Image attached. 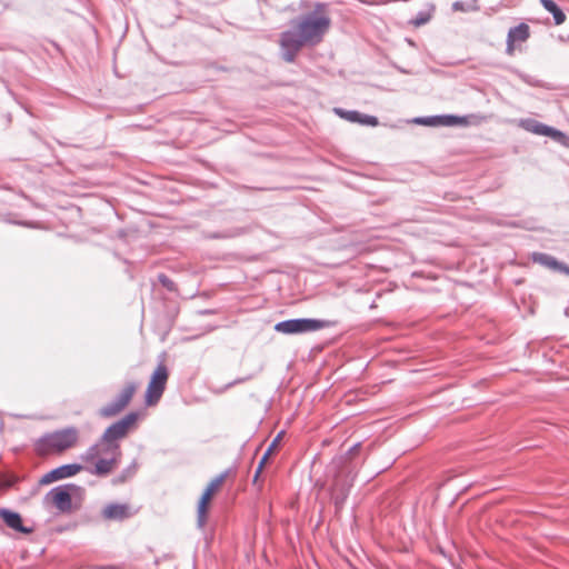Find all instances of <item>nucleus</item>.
I'll return each mask as SVG.
<instances>
[{
    "mask_svg": "<svg viewBox=\"0 0 569 569\" xmlns=\"http://www.w3.org/2000/svg\"><path fill=\"white\" fill-rule=\"evenodd\" d=\"M431 19V10L419 11L411 20L410 23L415 27H421L428 23Z\"/></svg>",
    "mask_w": 569,
    "mask_h": 569,
    "instance_id": "nucleus-25",
    "label": "nucleus"
},
{
    "mask_svg": "<svg viewBox=\"0 0 569 569\" xmlns=\"http://www.w3.org/2000/svg\"><path fill=\"white\" fill-rule=\"evenodd\" d=\"M139 462L133 459L118 476L112 479V485L118 486L130 481L138 472Z\"/></svg>",
    "mask_w": 569,
    "mask_h": 569,
    "instance_id": "nucleus-20",
    "label": "nucleus"
},
{
    "mask_svg": "<svg viewBox=\"0 0 569 569\" xmlns=\"http://www.w3.org/2000/svg\"><path fill=\"white\" fill-rule=\"evenodd\" d=\"M529 26L523 22L511 28L507 37V53L512 54L515 50V44L517 42L526 41L529 38Z\"/></svg>",
    "mask_w": 569,
    "mask_h": 569,
    "instance_id": "nucleus-17",
    "label": "nucleus"
},
{
    "mask_svg": "<svg viewBox=\"0 0 569 569\" xmlns=\"http://www.w3.org/2000/svg\"><path fill=\"white\" fill-rule=\"evenodd\" d=\"M558 39H559V41H561V42L569 41V34H568L567 37L562 36V34H559Z\"/></svg>",
    "mask_w": 569,
    "mask_h": 569,
    "instance_id": "nucleus-33",
    "label": "nucleus"
},
{
    "mask_svg": "<svg viewBox=\"0 0 569 569\" xmlns=\"http://www.w3.org/2000/svg\"><path fill=\"white\" fill-rule=\"evenodd\" d=\"M158 281L161 283V286L163 288H166L168 291H176L177 290V286L176 283L164 273H159L158 274Z\"/></svg>",
    "mask_w": 569,
    "mask_h": 569,
    "instance_id": "nucleus-27",
    "label": "nucleus"
},
{
    "mask_svg": "<svg viewBox=\"0 0 569 569\" xmlns=\"http://www.w3.org/2000/svg\"><path fill=\"white\" fill-rule=\"evenodd\" d=\"M100 569H116V567L109 565V566H101Z\"/></svg>",
    "mask_w": 569,
    "mask_h": 569,
    "instance_id": "nucleus-34",
    "label": "nucleus"
},
{
    "mask_svg": "<svg viewBox=\"0 0 569 569\" xmlns=\"http://www.w3.org/2000/svg\"><path fill=\"white\" fill-rule=\"evenodd\" d=\"M536 134L549 137L558 144L569 148V136L555 127L536 121Z\"/></svg>",
    "mask_w": 569,
    "mask_h": 569,
    "instance_id": "nucleus-15",
    "label": "nucleus"
},
{
    "mask_svg": "<svg viewBox=\"0 0 569 569\" xmlns=\"http://www.w3.org/2000/svg\"><path fill=\"white\" fill-rule=\"evenodd\" d=\"M81 491L83 489L76 483L60 485L46 493L43 502L52 505L61 513H70L73 510L72 496Z\"/></svg>",
    "mask_w": 569,
    "mask_h": 569,
    "instance_id": "nucleus-6",
    "label": "nucleus"
},
{
    "mask_svg": "<svg viewBox=\"0 0 569 569\" xmlns=\"http://www.w3.org/2000/svg\"><path fill=\"white\" fill-rule=\"evenodd\" d=\"M111 453L113 455V457L110 459H107V461L109 462V466L112 469L113 466L118 462V456H120V453H117V452H111Z\"/></svg>",
    "mask_w": 569,
    "mask_h": 569,
    "instance_id": "nucleus-31",
    "label": "nucleus"
},
{
    "mask_svg": "<svg viewBox=\"0 0 569 569\" xmlns=\"http://www.w3.org/2000/svg\"><path fill=\"white\" fill-rule=\"evenodd\" d=\"M139 412L131 411L118 421L111 423L103 432L100 438V442H103L106 447L102 449V453L120 452L119 440L126 438L130 430L136 426L139 419Z\"/></svg>",
    "mask_w": 569,
    "mask_h": 569,
    "instance_id": "nucleus-3",
    "label": "nucleus"
},
{
    "mask_svg": "<svg viewBox=\"0 0 569 569\" xmlns=\"http://www.w3.org/2000/svg\"><path fill=\"white\" fill-rule=\"evenodd\" d=\"M356 476V466L347 467V470L337 468L335 480L331 486V500L337 512L343 509L350 495V490L353 487Z\"/></svg>",
    "mask_w": 569,
    "mask_h": 569,
    "instance_id": "nucleus-4",
    "label": "nucleus"
},
{
    "mask_svg": "<svg viewBox=\"0 0 569 569\" xmlns=\"http://www.w3.org/2000/svg\"><path fill=\"white\" fill-rule=\"evenodd\" d=\"M539 421L538 419L536 418V426H535V429H536V432L538 431V429H540V427L538 426Z\"/></svg>",
    "mask_w": 569,
    "mask_h": 569,
    "instance_id": "nucleus-36",
    "label": "nucleus"
},
{
    "mask_svg": "<svg viewBox=\"0 0 569 569\" xmlns=\"http://www.w3.org/2000/svg\"><path fill=\"white\" fill-rule=\"evenodd\" d=\"M90 473L96 475L98 477H106L111 472V467L107 459L100 458L94 465V468L89 470Z\"/></svg>",
    "mask_w": 569,
    "mask_h": 569,
    "instance_id": "nucleus-24",
    "label": "nucleus"
},
{
    "mask_svg": "<svg viewBox=\"0 0 569 569\" xmlns=\"http://www.w3.org/2000/svg\"><path fill=\"white\" fill-rule=\"evenodd\" d=\"M536 263H539L552 273L562 274L569 278V264L549 253L536 252Z\"/></svg>",
    "mask_w": 569,
    "mask_h": 569,
    "instance_id": "nucleus-12",
    "label": "nucleus"
},
{
    "mask_svg": "<svg viewBox=\"0 0 569 569\" xmlns=\"http://www.w3.org/2000/svg\"><path fill=\"white\" fill-rule=\"evenodd\" d=\"M291 28L279 34L280 57L291 63L300 50L319 44L331 26L328 16L301 14L290 22Z\"/></svg>",
    "mask_w": 569,
    "mask_h": 569,
    "instance_id": "nucleus-1",
    "label": "nucleus"
},
{
    "mask_svg": "<svg viewBox=\"0 0 569 569\" xmlns=\"http://www.w3.org/2000/svg\"><path fill=\"white\" fill-rule=\"evenodd\" d=\"M452 10L462 12H477L480 10V7L477 0H458L452 3Z\"/></svg>",
    "mask_w": 569,
    "mask_h": 569,
    "instance_id": "nucleus-23",
    "label": "nucleus"
},
{
    "mask_svg": "<svg viewBox=\"0 0 569 569\" xmlns=\"http://www.w3.org/2000/svg\"><path fill=\"white\" fill-rule=\"evenodd\" d=\"M336 321L320 320L312 318H293L279 321L274 325V330L283 335H299L313 332L323 328L336 326Z\"/></svg>",
    "mask_w": 569,
    "mask_h": 569,
    "instance_id": "nucleus-5",
    "label": "nucleus"
},
{
    "mask_svg": "<svg viewBox=\"0 0 569 569\" xmlns=\"http://www.w3.org/2000/svg\"><path fill=\"white\" fill-rule=\"evenodd\" d=\"M0 518L9 528H11L18 532H21V533L32 532V528L23 526L22 517L19 512L12 511L7 508H1L0 509Z\"/></svg>",
    "mask_w": 569,
    "mask_h": 569,
    "instance_id": "nucleus-16",
    "label": "nucleus"
},
{
    "mask_svg": "<svg viewBox=\"0 0 569 569\" xmlns=\"http://www.w3.org/2000/svg\"><path fill=\"white\" fill-rule=\"evenodd\" d=\"M228 470L223 471L222 473L218 475L216 478H213L209 485L206 487L204 491L202 492L197 507V526L202 529L207 523V517H208V509L210 505V500L214 492L219 489V487L223 483L226 478L228 477Z\"/></svg>",
    "mask_w": 569,
    "mask_h": 569,
    "instance_id": "nucleus-8",
    "label": "nucleus"
},
{
    "mask_svg": "<svg viewBox=\"0 0 569 569\" xmlns=\"http://www.w3.org/2000/svg\"><path fill=\"white\" fill-rule=\"evenodd\" d=\"M244 232H246L244 228L236 227V228H230V229H226L222 231L211 232L208 234V238L209 239H230V238L239 237V236L243 234Z\"/></svg>",
    "mask_w": 569,
    "mask_h": 569,
    "instance_id": "nucleus-22",
    "label": "nucleus"
},
{
    "mask_svg": "<svg viewBox=\"0 0 569 569\" xmlns=\"http://www.w3.org/2000/svg\"><path fill=\"white\" fill-rule=\"evenodd\" d=\"M413 122L429 127H456L469 124V119L467 116L460 117L456 114H437L429 117H417L413 119Z\"/></svg>",
    "mask_w": 569,
    "mask_h": 569,
    "instance_id": "nucleus-10",
    "label": "nucleus"
},
{
    "mask_svg": "<svg viewBox=\"0 0 569 569\" xmlns=\"http://www.w3.org/2000/svg\"><path fill=\"white\" fill-rule=\"evenodd\" d=\"M283 431H280L276 438L271 441V443L269 445V447L267 448V450L264 451V453L262 455L258 466H257V469L254 471V475H253V479H252V482L256 483L270 457V455L273 452V450L276 449V447L278 446L280 439H281V436H282Z\"/></svg>",
    "mask_w": 569,
    "mask_h": 569,
    "instance_id": "nucleus-18",
    "label": "nucleus"
},
{
    "mask_svg": "<svg viewBox=\"0 0 569 569\" xmlns=\"http://www.w3.org/2000/svg\"><path fill=\"white\" fill-rule=\"evenodd\" d=\"M201 315H213L214 313V310H211V309H206V310H201L200 311Z\"/></svg>",
    "mask_w": 569,
    "mask_h": 569,
    "instance_id": "nucleus-32",
    "label": "nucleus"
},
{
    "mask_svg": "<svg viewBox=\"0 0 569 569\" xmlns=\"http://www.w3.org/2000/svg\"><path fill=\"white\" fill-rule=\"evenodd\" d=\"M83 469V466L80 463H66L61 465L47 473H44L38 481L39 486H47L52 482L67 479L76 476Z\"/></svg>",
    "mask_w": 569,
    "mask_h": 569,
    "instance_id": "nucleus-11",
    "label": "nucleus"
},
{
    "mask_svg": "<svg viewBox=\"0 0 569 569\" xmlns=\"http://www.w3.org/2000/svg\"><path fill=\"white\" fill-rule=\"evenodd\" d=\"M335 113L338 114L340 118L352 122V123H359L362 126H369V127H376L379 124V120L375 116L365 114L357 110H346L342 108H335Z\"/></svg>",
    "mask_w": 569,
    "mask_h": 569,
    "instance_id": "nucleus-13",
    "label": "nucleus"
},
{
    "mask_svg": "<svg viewBox=\"0 0 569 569\" xmlns=\"http://www.w3.org/2000/svg\"><path fill=\"white\" fill-rule=\"evenodd\" d=\"M168 377L169 372L166 365L160 362L152 372L149 385L147 387L146 403L148 406H153L160 400L166 389Z\"/></svg>",
    "mask_w": 569,
    "mask_h": 569,
    "instance_id": "nucleus-9",
    "label": "nucleus"
},
{
    "mask_svg": "<svg viewBox=\"0 0 569 569\" xmlns=\"http://www.w3.org/2000/svg\"><path fill=\"white\" fill-rule=\"evenodd\" d=\"M253 378V375H248L246 377H241V378H237L230 382H228L226 386H223L220 390V392H223V391H227L228 389L237 386V385H240V383H243L246 381H249Z\"/></svg>",
    "mask_w": 569,
    "mask_h": 569,
    "instance_id": "nucleus-28",
    "label": "nucleus"
},
{
    "mask_svg": "<svg viewBox=\"0 0 569 569\" xmlns=\"http://www.w3.org/2000/svg\"><path fill=\"white\" fill-rule=\"evenodd\" d=\"M102 517L108 520L123 521L133 516L131 511V507L128 503H109L107 505L102 512Z\"/></svg>",
    "mask_w": 569,
    "mask_h": 569,
    "instance_id": "nucleus-14",
    "label": "nucleus"
},
{
    "mask_svg": "<svg viewBox=\"0 0 569 569\" xmlns=\"http://www.w3.org/2000/svg\"><path fill=\"white\" fill-rule=\"evenodd\" d=\"M136 389V382H128L113 400L99 409L98 415L106 419L119 415L132 400Z\"/></svg>",
    "mask_w": 569,
    "mask_h": 569,
    "instance_id": "nucleus-7",
    "label": "nucleus"
},
{
    "mask_svg": "<svg viewBox=\"0 0 569 569\" xmlns=\"http://www.w3.org/2000/svg\"><path fill=\"white\" fill-rule=\"evenodd\" d=\"M77 439V429L73 427H69L53 432H48L41 436L34 442V449L39 456L61 453L67 449L71 448L76 443Z\"/></svg>",
    "mask_w": 569,
    "mask_h": 569,
    "instance_id": "nucleus-2",
    "label": "nucleus"
},
{
    "mask_svg": "<svg viewBox=\"0 0 569 569\" xmlns=\"http://www.w3.org/2000/svg\"><path fill=\"white\" fill-rule=\"evenodd\" d=\"M542 7L552 14L553 22L559 26L566 21L563 10L553 0H539Z\"/></svg>",
    "mask_w": 569,
    "mask_h": 569,
    "instance_id": "nucleus-21",
    "label": "nucleus"
},
{
    "mask_svg": "<svg viewBox=\"0 0 569 569\" xmlns=\"http://www.w3.org/2000/svg\"><path fill=\"white\" fill-rule=\"evenodd\" d=\"M328 8V3L326 2H316L313 6V10L308 12L307 14H315V17L326 16V9Z\"/></svg>",
    "mask_w": 569,
    "mask_h": 569,
    "instance_id": "nucleus-29",
    "label": "nucleus"
},
{
    "mask_svg": "<svg viewBox=\"0 0 569 569\" xmlns=\"http://www.w3.org/2000/svg\"><path fill=\"white\" fill-rule=\"evenodd\" d=\"M528 311H529L530 313H533V305H532V303H530V305L528 306Z\"/></svg>",
    "mask_w": 569,
    "mask_h": 569,
    "instance_id": "nucleus-35",
    "label": "nucleus"
},
{
    "mask_svg": "<svg viewBox=\"0 0 569 569\" xmlns=\"http://www.w3.org/2000/svg\"><path fill=\"white\" fill-rule=\"evenodd\" d=\"M101 443L102 442L99 441L98 443L90 446L81 456L82 460L87 462L93 461L102 452V450H100Z\"/></svg>",
    "mask_w": 569,
    "mask_h": 569,
    "instance_id": "nucleus-26",
    "label": "nucleus"
},
{
    "mask_svg": "<svg viewBox=\"0 0 569 569\" xmlns=\"http://www.w3.org/2000/svg\"><path fill=\"white\" fill-rule=\"evenodd\" d=\"M361 448V443L357 442L353 446H351L348 451L340 456L335 462L337 468L347 470V467L356 466V469L358 468V463L353 461V456L359 451Z\"/></svg>",
    "mask_w": 569,
    "mask_h": 569,
    "instance_id": "nucleus-19",
    "label": "nucleus"
},
{
    "mask_svg": "<svg viewBox=\"0 0 569 569\" xmlns=\"http://www.w3.org/2000/svg\"><path fill=\"white\" fill-rule=\"evenodd\" d=\"M521 124L526 130L533 132V119L522 120Z\"/></svg>",
    "mask_w": 569,
    "mask_h": 569,
    "instance_id": "nucleus-30",
    "label": "nucleus"
}]
</instances>
